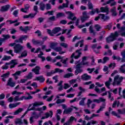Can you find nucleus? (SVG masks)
Returning <instances> with one entry per match:
<instances>
[{
    "label": "nucleus",
    "mask_w": 125,
    "mask_h": 125,
    "mask_svg": "<svg viewBox=\"0 0 125 125\" xmlns=\"http://www.w3.org/2000/svg\"><path fill=\"white\" fill-rule=\"evenodd\" d=\"M123 80L124 77L122 76L120 77V75H117L114 77L112 85L114 86H115V85H121V83L123 82Z\"/></svg>",
    "instance_id": "f03ea898"
},
{
    "label": "nucleus",
    "mask_w": 125,
    "mask_h": 125,
    "mask_svg": "<svg viewBox=\"0 0 125 125\" xmlns=\"http://www.w3.org/2000/svg\"><path fill=\"white\" fill-rule=\"evenodd\" d=\"M60 24H62L63 25H65V24H67L68 23V21L66 20H62L60 22Z\"/></svg>",
    "instance_id": "680f3d73"
},
{
    "label": "nucleus",
    "mask_w": 125,
    "mask_h": 125,
    "mask_svg": "<svg viewBox=\"0 0 125 125\" xmlns=\"http://www.w3.org/2000/svg\"><path fill=\"white\" fill-rule=\"evenodd\" d=\"M72 111H73V108H72L71 107L66 108V109H64V110L63 111V114H70V113H71V112H72Z\"/></svg>",
    "instance_id": "b1692460"
},
{
    "label": "nucleus",
    "mask_w": 125,
    "mask_h": 125,
    "mask_svg": "<svg viewBox=\"0 0 125 125\" xmlns=\"http://www.w3.org/2000/svg\"><path fill=\"white\" fill-rule=\"evenodd\" d=\"M121 54L122 56V58H121V62L122 63L125 62V49L123 50L121 52Z\"/></svg>",
    "instance_id": "dca6fc26"
},
{
    "label": "nucleus",
    "mask_w": 125,
    "mask_h": 125,
    "mask_svg": "<svg viewBox=\"0 0 125 125\" xmlns=\"http://www.w3.org/2000/svg\"><path fill=\"white\" fill-rule=\"evenodd\" d=\"M54 50L57 51V52H59V54H63V53H65V52L62 51V47L61 46L56 47Z\"/></svg>",
    "instance_id": "2eb2a0df"
},
{
    "label": "nucleus",
    "mask_w": 125,
    "mask_h": 125,
    "mask_svg": "<svg viewBox=\"0 0 125 125\" xmlns=\"http://www.w3.org/2000/svg\"><path fill=\"white\" fill-rule=\"evenodd\" d=\"M4 103H5L4 101H0V105H1V106H4L5 109H6V106L4 105Z\"/></svg>",
    "instance_id": "052dcab7"
},
{
    "label": "nucleus",
    "mask_w": 125,
    "mask_h": 125,
    "mask_svg": "<svg viewBox=\"0 0 125 125\" xmlns=\"http://www.w3.org/2000/svg\"><path fill=\"white\" fill-rule=\"evenodd\" d=\"M15 123L16 125H22L23 124V122H22V120L19 118H17L15 121Z\"/></svg>",
    "instance_id": "bb28decb"
},
{
    "label": "nucleus",
    "mask_w": 125,
    "mask_h": 125,
    "mask_svg": "<svg viewBox=\"0 0 125 125\" xmlns=\"http://www.w3.org/2000/svg\"><path fill=\"white\" fill-rule=\"evenodd\" d=\"M12 95H14V94H17V95H20L21 94H23V93L21 92H17V91H14L12 93Z\"/></svg>",
    "instance_id": "09e8293b"
},
{
    "label": "nucleus",
    "mask_w": 125,
    "mask_h": 125,
    "mask_svg": "<svg viewBox=\"0 0 125 125\" xmlns=\"http://www.w3.org/2000/svg\"><path fill=\"white\" fill-rule=\"evenodd\" d=\"M9 59H11V57L5 55L1 60L2 61H6V60H9Z\"/></svg>",
    "instance_id": "72a5a7b5"
},
{
    "label": "nucleus",
    "mask_w": 125,
    "mask_h": 125,
    "mask_svg": "<svg viewBox=\"0 0 125 125\" xmlns=\"http://www.w3.org/2000/svg\"><path fill=\"white\" fill-rule=\"evenodd\" d=\"M101 15L102 16L101 19H102V20H103L104 21H108V20L110 19V17H109V16H105V15L104 14H102V15Z\"/></svg>",
    "instance_id": "aec40b11"
},
{
    "label": "nucleus",
    "mask_w": 125,
    "mask_h": 125,
    "mask_svg": "<svg viewBox=\"0 0 125 125\" xmlns=\"http://www.w3.org/2000/svg\"><path fill=\"white\" fill-rule=\"evenodd\" d=\"M18 105H20V103H17L16 104H10L9 105V108H10V109H12V108H15V107H17Z\"/></svg>",
    "instance_id": "4be33fe9"
},
{
    "label": "nucleus",
    "mask_w": 125,
    "mask_h": 125,
    "mask_svg": "<svg viewBox=\"0 0 125 125\" xmlns=\"http://www.w3.org/2000/svg\"><path fill=\"white\" fill-rule=\"evenodd\" d=\"M65 16V14L63 13H58L57 14V18H60V17H64Z\"/></svg>",
    "instance_id": "c9c22d12"
},
{
    "label": "nucleus",
    "mask_w": 125,
    "mask_h": 125,
    "mask_svg": "<svg viewBox=\"0 0 125 125\" xmlns=\"http://www.w3.org/2000/svg\"><path fill=\"white\" fill-rule=\"evenodd\" d=\"M83 17L81 18V21L82 23H83L85 21H86L88 18H89V16L87 15V12L86 11H84L83 13Z\"/></svg>",
    "instance_id": "0eeeda50"
},
{
    "label": "nucleus",
    "mask_w": 125,
    "mask_h": 125,
    "mask_svg": "<svg viewBox=\"0 0 125 125\" xmlns=\"http://www.w3.org/2000/svg\"><path fill=\"white\" fill-rule=\"evenodd\" d=\"M105 106H106V104H105V103H103L102 105L100 106V109L97 111L96 113L97 114H99L101 111H103V109H104Z\"/></svg>",
    "instance_id": "412c9836"
},
{
    "label": "nucleus",
    "mask_w": 125,
    "mask_h": 125,
    "mask_svg": "<svg viewBox=\"0 0 125 125\" xmlns=\"http://www.w3.org/2000/svg\"><path fill=\"white\" fill-rule=\"evenodd\" d=\"M66 3H63L62 5L63 6V7H68V5H69V0H66Z\"/></svg>",
    "instance_id": "6e6d98bb"
},
{
    "label": "nucleus",
    "mask_w": 125,
    "mask_h": 125,
    "mask_svg": "<svg viewBox=\"0 0 125 125\" xmlns=\"http://www.w3.org/2000/svg\"><path fill=\"white\" fill-rule=\"evenodd\" d=\"M89 14H90V15H94V14H95V10L94 9L91 11H90Z\"/></svg>",
    "instance_id": "774afa93"
},
{
    "label": "nucleus",
    "mask_w": 125,
    "mask_h": 125,
    "mask_svg": "<svg viewBox=\"0 0 125 125\" xmlns=\"http://www.w3.org/2000/svg\"><path fill=\"white\" fill-rule=\"evenodd\" d=\"M46 10L51 9V5L49 3L46 4Z\"/></svg>",
    "instance_id": "864d4df0"
},
{
    "label": "nucleus",
    "mask_w": 125,
    "mask_h": 125,
    "mask_svg": "<svg viewBox=\"0 0 125 125\" xmlns=\"http://www.w3.org/2000/svg\"><path fill=\"white\" fill-rule=\"evenodd\" d=\"M74 76V74L73 73H67L64 75L63 78H70V77H73Z\"/></svg>",
    "instance_id": "58836bf2"
},
{
    "label": "nucleus",
    "mask_w": 125,
    "mask_h": 125,
    "mask_svg": "<svg viewBox=\"0 0 125 125\" xmlns=\"http://www.w3.org/2000/svg\"><path fill=\"white\" fill-rule=\"evenodd\" d=\"M61 31V28L60 27H56L53 30V34H57L58 32H60Z\"/></svg>",
    "instance_id": "7c9ffc66"
},
{
    "label": "nucleus",
    "mask_w": 125,
    "mask_h": 125,
    "mask_svg": "<svg viewBox=\"0 0 125 125\" xmlns=\"http://www.w3.org/2000/svg\"><path fill=\"white\" fill-rule=\"evenodd\" d=\"M81 50L82 49L77 50L75 53H74L71 55L70 58H73V57H74L75 59L80 58V57H81V55H82V52H80Z\"/></svg>",
    "instance_id": "423d86ee"
},
{
    "label": "nucleus",
    "mask_w": 125,
    "mask_h": 125,
    "mask_svg": "<svg viewBox=\"0 0 125 125\" xmlns=\"http://www.w3.org/2000/svg\"><path fill=\"white\" fill-rule=\"evenodd\" d=\"M41 105H43V103L42 102H35L33 104V107L32 108L28 109L27 111H32V110H35V107H37V106H40Z\"/></svg>",
    "instance_id": "6e6552de"
},
{
    "label": "nucleus",
    "mask_w": 125,
    "mask_h": 125,
    "mask_svg": "<svg viewBox=\"0 0 125 125\" xmlns=\"http://www.w3.org/2000/svg\"><path fill=\"white\" fill-rule=\"evenodd\" d=\"M2 37H3L4 38V40L5 41H6V40H8V39H10V36L8 34L7 35H2Z\"/></svg>",
    "instance_id": "a18cd8bd"
},
{
    "label": "nucleus",
    "mask_w": 125,
    "mask_h": 125,
    "mask_svg": "<svg viewBox=\"0 0 125 125\" xmlns=\"http://www.w3.org/2000/svg\"><path fill=\"white\" fill-rule=\"evenodd\" d=\"M25 99V100H29L30 99H33V97L32 96H29L26 97L25 96H22L21 97L19 98V95L16 96L14 98V101H20V100H23Z\"/></svg>",
    "instance_id": "39448f33"
},
{
    "label": "nucleus",
    "mask_w": 125,
    "mask_h": 125,
    "mask_svg": "<svg viewBox=\"0 0 125 125\" xmlns=\"http://www.w3.org/2000/svg\"><path fill=\"white\" fill-rule=\"evenodd\" d=\"M22 73L21 71H18L16 72L15 73L13 74L12 76H20L21 74Z\"/></svg>",
    "instance_id": "603ef678"
},
{
    "label": "nucleus",
    "mask_w": 125,
    "mask_h": 125,
    "mask_svg": "<svg viewBox=\"0 0 125 125\" xmlns=\"http://www.w3.org/2000/svg\"><path fill=\"white\" fill-rule=\"evenodd\" d=\"M11 64H13L12 65H11L10 67V69H12V68H14L15 67V65H17V62H16V60H13L11 61Z\"/></svg>",
    "instance_id": "cd10ccee"
},
{
    "label": "nucleus",
    "mask_w": 125,
    "mask_h": 125,
    "mask_svg": "<svg viewBox=\"0 0 125 125\" xmlns=\"http://www.w3.org/2000/svg\"><path fill=\"white\" fill-rule=\"evenodd\" d=\"M65 99H58L57 100L56 103L57 104H60V103H63L64 102H65Z\"/></svg>",
    "instance_id": "de8ad7c7"
},
{
    "label": "nucleus",
    "mask_w": 125,
    "mask_h": 125,
    "mask_svg": "<svg viewBox=\"0 0 125 125\" xmlns=\"http://www.w3.org/2000/svg\"><path fill=\"white\" fill-rule=\"evenodd\" d=\"M40 5V9L43 11L44 9H45V4L43 2H41L39 4Z\"/></svg>",
    "instance_id": "a878e982"
},
{
    "label": "nucleus",
    "mask_w": 125,
    "mask_h": 125,
    "mask_svg": "<svg viewBox=\"0 0 125 125\" xmlns=\"http://www.w3.org/2000/svg\"><path fill=\"white\" fill-rule=\"evenodd\" d=\"M119 37V33L118 31H115L114 33H111V35L106 38V42L108 43L111 42H114L115 40H117V38Z\"/></svg>",
    "instance_id": "f257e3e1"
},
{
    "label": "nucleus",
    "mask_w": 125,
    "mask_h": 125,
    "mask_svg": "<svg viewBox=\"0 0 125 125\" xmlns=\"http://www.w3.org/2000/svg\"><path fill=\"white\" fill-rule=\"evenodd\" d=\"M53 74H55L54 70H51L50 72L46 73V76L47 77H50L51 76H52Z\"/></svg>",
    "instance_id": "c03bdc74"
},
{
    "label": "nucleus",
    "mask_w": 125,
    "mask_h": 125,
    "mask_svg": "<svg viewBox=\"0 0 125 125\" xmlns=\"http://www.w3.org/2000/svg\"><path fill=\"white\" fill-rule=\"evenodd\" d=\"M112 58H113V60H117L118 61H121V60H122V59L121 58V57H120L119 56L117 57L115 55L112 56Z\"/></svg>",
    "instance_id": "49530a36"
},
{
    "label": "nucleus",
    "mask_w": 125,
    "mask_h": 125,
    "mask_svg": "<svg viewBox=\"0 0 125 125\" xmlns=\"http://www.w3.org/2000/svg\"><path fill=\"white\" fill-rule=\"evenodd\" d=\"M61 46L64 47V48H68V45L67 43L61 42L60 43Z\"/></svg>",
    "instance_id": "4c0bfd02"
},
{
    "label": "nucleus",
    "mask_w": 125,
    "mask_h": 125,
    "mask_svg": "<svg viewBox=\"0 0 125 125\" xmlns=\"http://www.w3.org/2000/svg\"><path fill=\"white\" fill-rule=\"evenodd\" d=\"M109 57H104L103 59V64H105V63H106L107 62V61H109Z\"/></svg>",
    "instance_id": "37998d69"
},
{
    "label": "nucleus",
    "mask_w": 125,
    "mask_h": 125,
    "mask_svg": "<svg viewBox=\"0 0 125 125\" xmlns=\"http://www.w3.org/2000/svg\"><path fill=\"white\" fill-rule=\"evenodd\" d=\"M111 84V83H110L109 82H108L107 81L105 83V86L107 87V88H108L109 89H110V85Z\"/></svg>",
    "instance_id": "bf43d9fd"
},
{
    "label": "nucleus",
    "mask_w": 125,
    "mask_h": 125,
    "mask_svg": "<svg viewBox=\"0 0 125 125\" xmlns=\"http://www.w3.org/2000/svg\"><path fill=\"white\" fill-rule=\"evenodd\" d=\"M88 7L89 9H93V5L90 2H89L88 3Z\"/></svg>",
    "instance_id": "3c124183"
},
{
    "label": "nucleus",
    "mask_w": 125,
    "mask_h": 125,
    "mask_svg": "<svg viewBox=\"0 0 125 125\" xmlns=\"http://www.w3.org/2000/svg\"><path fill=\"white\" fill-rule=\"evenodd\" d=\"M94 27H95V29L96 30L97 32H99L101 28H102L101 26H100V25L99 24H96Z\"/></svg>",
    "instance_id": "e433bc0d"
},
{
    "label": "nucleus",
    "mask_w": 125,
    "mask_h": 125,
    "mask_svg": "<svg viewBox=\"0 0 125 125\" xmlns=\"http://www.w3.org/2000/svg\"><path fill=\"white\" fill-rule=\"evenodd\" d=\"M81 79L83 81H88V80H90V79H91V76H90L87 75V74L85 73L81 76Z\"/></svg>",
    "instance_id": "f8f14e48"
},
{
    "label": "nucleus",
    "mask_w": 125,
    "mask_h": 125,
    "mask_svg": "<svg viewBox=\"0 0 125 125\" xmlns=\"http://www.w3.org/2000/svg\"><path fill=\"white\" fill-rule=\"evenodd\" d=\"M74 120H75V117H74L73 116H71L69 120L68 121L71 124H72V123H73V121H74Z\"/></svg>",
    "instance_id": "5fc2aeb1"
},
{
    "label": "nucleus",
    "mask_w": 125,
    "mask_h": 125,
    "mask_svg": "<svg viewBox=\"0 0 125 125\" xmlns=\"http://www.w3.org/2000/svg\"><path fill=\"white\" fill-rule=\"evenodd\" d=\"M27 79H32V78H33V74H32V73L30 72L28 76H26Z\"/></svg>",
    "instance_id": "4d7b16f0"
},
{
    "label": "nucleus",
    "mask_w": 125,
    "mask_h": 125,
    "mask_svg": "<svg viewBox=\"0 0 125 125\" xmlns=\"http://www.w3.org/2000/svg\"><path fill=\"white\" fill-rule=\"evenodd\" d=\"M32 42H33V44H38L39 40H35V39H33Z\"/></svg>",
    "instance_id": "338daca9"
},
{
    "label": "nucleus",
    "mask_w": 125,
    "mask_h": 125,
    "mask_svg": "<svg viewBox=\"0 0 125 125\" xmlns=\"http://www.w3.org/2000/svg\"><path fill=\"white\" fill-rule=\"evenodd\" d=\"M9 72H7L6 73L3 74L1 77V78H8V77H9Z\"/></svg>",
    "instance_id": "8fccbe9b"
},
{
    "label": "nucleus",
    "mask_w": 125,
    "mask_h": 125,
    "mask_svg": "<svg viewBox=\"0 0 125 125\" xmlns=\"http://www.w3.org/2000/svg\"><path fill=\"white\" fill-rule=\"evenodd\" d=\"M67 13H69V16L67 17V19H70L72 21H75L77 19V17H74V14L72 13V12L68 11Z\"/></svg>",
    "instance_id": "9b49d317"
},
{
    "label": "nucleus",
    "mask_w": 125,
    "mask_h": 125,
    "mask_svg": "<svg viewBox=\"0 0 125 125\" xmlns=\"http://www.w3.org/2000/svg\"><path fill=\"white\" fill-rule=\"evenodd\" d=\"M86 60V57H83V58L82 61L80 62V64H82L83 65H87L88 64V62H84V61Z\"/></svg>",
    "instance_id": "2f4dec72"
},
{
    "label": "nucleus",
    "mask_w": 125,
    "mask_h": 125,
    "mask_svg": "<svg viewBox=\"0 0 125 125\" xmlns=\"http://www.w3.org/2000/svg\"><path fill=\"white\" fill-rule=\"evenodd\" d=\"M24 109L19 108L18 110H17L16 111H15L14 115H18L19 113H21L22 111H23Z\"/></svg>",
    "instance_id": "473e14b6"
},
{
    "label": "nucleus",
    "mask_w": 125,
    "mask_h": 125,
    "mask_svg": "<svg viewBox=\"0 0 125 125\" xmlns=\"http://www.w3.org/2000/svg\"><path fill=\"white\" fill-rule=\"evenodd\" d=\"M63 72H64V70L61 69L60 68H55L54 71L55 74L56 73H63Z\"/></svg>",
    "instance_id": "ea45409f"
},
{
    "label": "nucleus",
    "mask_w": 125,
    "mask_h": 125,
    "mask_svg": "<svg viewBox=\"0 0 125 125\" xmlns=\"http://www.w3.org/2000/svg\"><path fill=\"white\" fill-rule=\"evenodd\" d=\"M100 10L102 12H106V14H109V8L107 7H102L100 8Z\"/></svg>",
    "instance_id": "f3484780"
},
{
    "label": "nucleus",
    "mask_w": 125,
    "mask_h": 125,
    "mask_svg": "<svg viewBox=\"0 0 125 125\" xmlns=\"http://www.w3.org/2000/svg\"><path fill=\"white\" fill-rule=\"evenodd\" d=\"M89 32H90V34H93V36H95L96 33L94 31V30H93V27H92L91 26H90L89 27Z\"/></svg>",
    "instance_id": "f704fd0d"
},
{
    "label": "nucleus",
    "mask_w": 125,
    "mask_h": 125,
    "mask_svg": "<svg viewBox=\"0 0 125 125\" xmlns=\"http://www.w3.org/2000/svg\"><path fill=\"white\" fill-rule=\"evenodd\" d=\"M115 0H108L106 3L103 4V5H106V4H110L112 1H114Z\"/></svg>",
    "instance_id": "e2e57ef3"
},
{
    "label": "nucleus",
    "mask_w": 125,
    "mask_h": 125,
    "mask_svg": "<svg viewBox=\"0 0 125 125\" xmlns=\"http://www.w3.org/2000/svg\"><path fill=\"white\" fill-rule=\"evenodd\" d=\"M10 7V5L8 4L4 6H2L1 7L0 11H1L2 12H5V11H7V10L9 9Z\"/></svg>",
    "instance_id": "ddd939ff"
},
{
    "label": "nucleus",
    "mask_w": 125,
    "mask_h": 125,
    "mask_svg": "<svg viewBox=\"0 0 125 125\" xmlns=\"http://www.w3.org/2000/svg\"><path fill=\"white\" fill-rule=\"evenodd\" d=\"M57 45H58V43L52 42L50 43V48H52V49H54V50H55Z\"/></svg>",
    "instance_id": "a211bd4d"
},
{
    "label": "nucleus",
    "mask_w": 125,
    "mask_h": 125,
    "mask_svg": "<svg viewBox=\"0 0 125 125\" xmlns=\"http://www.w3.org/2000/svg\"><path fill=\"white\" fill-rule=\"evenodd\" d=\"M40 70H41V67L36 66L35 68L32 69V72H34L36 75H40Z\"/></svg>",
    "instance_id": "4468645a"
},
{
    "label": "nucleus",
    "mask_w": 125,
    "mask_h": 125,
    "mask_svg": "<svg viewBox=\"0 0 125 125\" xmlns=\"http://www.w3.org/2000/svg\"><path fill=\"white\" fill-rule=\"evenodd\" d=\"M86 99V98H82V100L79 102V105L80 106H83L84 105V100Z\"/></svg>",
    "instance_id": "79ce46f5"
},
{
    "label": "nucleus",
    "mask_w": 125,
    "mask_h": 125,
    "mask_svg": "<svg viewBox=\"0 0 125 125\" xmlns=\"http://www.w3.org/2000/svg\"><path fill=\"white\" fill-rule=\"evenodd\" d=\"M32 28V26H25L24 28H23V26H20V29L22 32H24V33H27V32H28V31H30Z\"/></svg>",
    "instance_id": "9d476101"
},
{
    "label": "nucleus",
    "mask_w": 125,
    "mask_h": 125,
    "mask_svg": "<svg viewBox=\"0 0 125 125\" xmlns=\"http://www.w3.org/2000/svg\"><path fill=\"white\" fill-rule=\"evenodd\" d=\"M45 115L46 119H47L49 117H50L51 118L53 115V112H52V111L51 110L49 111V113L47 112L45 114Z\"/></svg>",
    "instance_id": "393cba45"
},
{
    "label": "nucleus",
    "mask_w": 125,
    "mask_h": 125,
    "mask_svg": "<svg viewBox=\"0 0 125 125\" xmlns=\"http://www.w3.org/2000/svg\"><path fill=\"white\" fill-rule=\"evenodd\" d=\"M28 15L30 18H34V17H35L36 15H37V13H35L34 14L31 13V14H29Z\"/></svg>",
    "instance_id": "13d9d810"
},
{
    "label": "nucleus",
    "mask_w": 125,
    "mask_h": 125,
    "mask_svg": "<svg viewBox=\"0 0 125 125\" xmlns=\"http://www.w3.org/2000/svg\"><path fill=\"white\" fill-rule=\"evenodd\" d=\"M12 52H13V50H10L9 51H6V53H8V54H11L12 56H14V55L12 54Z\"/></svg>",
    "instance_id": "0e129e2a"
},
{
    "label": "nucleus",
    "mask_w": 125,
    "mask_h": 125,
    "mask_svg": "<svg viewBox=\"0 0 125 125\" xmlns=\"http://www.w3.org/2000/svg\"><path fill=\"white\" fill-rule=\"evenodd\" d=\"M14 52H15V53H20L21 51L24 49V46H22V45L18 43L14 46Z\"/></svg>",
    "instance_id": "7ed1b4c3"
},
{
    "label": "nucleus",
    "mask_w": 125,
    "mask_h": 125,
    "mask_svg": "<svg viewBox=\"0 0 125 125\" xmlns=\"http://www.w3.org/2000/svg\"><path fill=\"white\" fill-rule=\"evenodd\" d=\"M15 82H13L11 78H9L6 85L10 86L11 87H14L15 86Z\"/></svg>",
    "instance_id": "1a4fd4ad"
},
{
    "label": "nucleus",
    "mask_w": 125,
    "mask_h": 125,
    "mask_svg": "<svg viewBox=\"0 0 125 125\" xmlns=\"http://www.w3.org/2000/svg\"><path fill=\"white\" fill-rule=\"evenodd\" d=\"M35 80L36 81H39L40 83H43V82L45 81V79L43 78V76H40L39 77H36Z\"/></svg>",
    "instance_id": "6ab92c4d"
},
{
    "label": "nucleus",
    "mask_w": 125,
    "mask_h": 125,
    "mask_svg": "<svg viewBox=\"0 0 125 125\" xmlns=\"http://www.w3.org/2000/svg\"><path fill=\"white\" fill-rule=\"evenodd\" d=\"M119 70L121 73H125V63H124L123 65L121 66Z\"/></svg>",
    "instance_id": "c756f323"
},
{
    "label": "nucleus",
    "mask_w": 125,
    "mask_h": 125,
    "mask_svg": "<svg viewBox=\"0 0 125 125\" xmlns=\"http://www.w3.org/2000/svg\"><path fill=\"white\" fill-rule=\"evenodd\" d=\"M83 65L82 63H78L75 66V74L76 76L78 75L79 74H81V73H83Z\"/></svg>",
    "instance_id": "20e7f679"
},
{
    "label": "nucleus",
    "mask_w": 125,
    "mask_h": 125,
    "mask_svg": "<svg viewBox=\"0 0 125 125\" xmlns=\"http://www.w3.org/2000/svg\"><path fill=\"white\" fill-rule=\"evenodd\" d=\"M28 55V52L26 50L23 51L21 54V57H26Z\"/></svg>",
    "instance_id": "a19ab883"
},
{
    "label": "nucleus",
    "mask_w": 125,
    "mask_h": 125,
    "mask_svg": "<svg viewBox=\"0 0 125 125\" xmlns=\"http://www.w3.org/2000/svg\"><path fill=\"white\" fill-rule=\"evenodd\" d=\"M29 38L28 35H22L20 38V41L21 42V43H23V40H26Z\"/></svg>",
    "instance_id": "5701e85b"
},
{
    "label": "nucleus",
    "mask_w": 125,
    "mask_h": 125,
    "mask_svg": "<svg viewBox=\"0 0 125 125\" xmlns=\"http://www.w3.org/2000/svg\"><path fill=\"white\" fill-rule=\"evenodd\" d=\"M35 34H38V37H41L42 36V32H41V31L38 30L35 32Z\"/></svg>",
    "instance_id": "69168bd1"
},
{
    "label": "nucleus",
    "mask_w": 125,
    "mask_h": 125,
    "mask_svg": "<svg viewBox=\"0 0 125 125\" xmlns=\"http://www.w3.org/2000/svg\"><path fill=\"white\" fill-rule=\"evenodd\" d=\"M56 21V19L55 18V16H53L52 17H49L48 19L47 22H53Z\"/></svg>",
    "instance_id": "c85d7f7f"
}]
</instances>
